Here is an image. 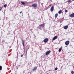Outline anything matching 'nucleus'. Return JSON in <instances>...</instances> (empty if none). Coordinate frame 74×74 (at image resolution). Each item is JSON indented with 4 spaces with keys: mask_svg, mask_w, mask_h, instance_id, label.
Instances as JSON below:
<instances>
[{
    "mask_svg": "<svg viewBox=\"0 0 74 74\" xmlns=\"http://www.w3.org/2000/svg\"><path fill=\"white\" fill-rule=\"evenodd\" d=\"M44 24H42L39 26V29L40 30H42V29H44Z\"/></svg>",
    "mask_w": 74,
    "mask_h": 74,
    "instance_id": "1",
    "label": "nucleus"
},
{
    "mask_svg": "<svg viewBox=\"0 0 74 74\" xmlns=\"http://www.w3.org/2000/svg\"><path fill=\"white\" fill-rule=\"evenodd\" d=\"M49 39L48 38H46L44 39L43 40V42H44L46 43V42H47V41H48Z\"/></svg>",
    "mask_w": 74,
    "mask_h": 74,
    "instance_id": "2",
    "label": "nucleus"
},
{
    "mask_svg": "<svg viewBox=\"0 0 74 74\" xmlns=\"http://www.w3.org/2000/svg\"><path fill=\"white\" fill-rule=\"evenodd\" d=\"M32 6L34 8H35V7H37V5L36 3H34L32 5Z\"/></svg>",
    "mask_w": 74,
    "mask_h": 74,
    "instance_id": "3",
    "label": "nucleus"
},
{
    "mask_svg": "<svg viewBox=\"0 0 74 74\" xmlns=\"http://www.w3.org/2000/svg\"><path fill=\"white\" fill-rule=\"evenodd\" d=\"M69 43H70L69 41L67 40L65 42V45H68L69 44Z\"/></svg>",
    "mask_w": 74,
    "mask_h": 74,
    "instance_id": "4",
    "label": "nucleus"
},
{
    "mask_svg": "<svg viewBox=\"0 0 74 74\" xmlns=\"http://www.w3.org/2000/svg\"><path fill=\"white\" fill-rule=\"evenodd\" d=\"M69 16L71 18H74V13L71 14Z\"/></svg>",
    "mask_w": 74,
    "mask_h": 74,
    "instance_id": "5",
    "label": "nucleus"
},
{
    "mask_svg": "<svg viewBox=\"0 0 74 74\" xmlns=\"http://www.w3.org/2000/svg\"><path fill=\"white\" fill-rule=\"evenodd\" d=\"M68 27H69V24H68V25H66L64 26V29L66 30V29H67L68 28Z\"/></svg>",
    "mask_w": 74,
    "mask_h": 74,
    "instance_id": "6",
    "label": "nucleus"
},
{
    "mask_svg": "<svg viewBox=\"0 0 74 74\" xmlns=\"http://www.w3.org/2000/svg\"><path fill=\"white\" fill-rule=\"evenodd\" d=\"M51 53V51H47L46 52L45 55H49V53Z\"/></svg>",
    "mask_w": 74,
    "mask_h": 74,
    "instance_id": "7",
    "label": "nucleus"
},
{
    "mask_svg": "<svg viewBox=\"0 0 74 74\" xmlns=\"http://www.w3.org/2000/svg\"><path fill=\"white\" fill-rule=\"evenodd\" d=\"M37 67L36 66H35L34 68V69H33V71H34L35 70H37Z\"/></svg>",
    "mask_w": 74,
    "mask_h": 74,
    "instance_id": "8",
    "label": "nucleus"
},
{
    "mask_svg": "<svg viewBox=\"0 0 74 74\" xmlns=\"http://www.w3.org/2000/svg\"><path fill=\"white\" fill-rule=\"evenodd\" d=\"M63 48V47H62V46L58 50V51L59 52H61V51H62V49Z\"/></svg>",
    "mask_w": 74,
    "mask_h": 74,
    "instance_id": "9",
    "label": "nucleus"
},
{
    "mask_svg": "<svg viewBox=\"0 0 74 74\" xmlns=\"http://www.w3.org/2000/svg\"><path fill=\"white\" fill-rule=\"evenodd\" d=\"M58 38V36H54L53 38V40H55L56 39H57Z\"/></svg>",
    "mask_w": 74,
    "mask_h": 74,
    "instance_id": "10",
    "label": "nucleus"
},
{
    "mask_svg": "<svg viewBox=\"0 0 74 74\" xmlns=\"http://www.w3.org/2000/svg\"><path fill=\"white\" fill-rule=\"evenodd\" d=\"M22 44L23 47H24V46H25V44L24 43V40H23V39H22Z\"/></svg>",
    "mask_w": 74,
    "mask_h": 74,
    "instance_id": "11",
    "label": "nucleus"
},
{
    "mask_svg": "<svg viewBox=\"0 0 74 74\" xmlns=\"http://www.w3.org/2000/svg\"><path fill=\"white\" fill-rule=\"evenodd\" d=\"M54 9V8L53 7V6H51V12H52Z\"/></svg>",
    "mask_w": 74,
    "mask_h": 74,
    "instance_id": "12",
    "label": "nucleus"
},
{
    "mask_svg": "<svg viewBox=\"0 0 74 74\" xmlns=\"http://www.w3.org/2000/svg\"><path fill=\"white\" fill-rule=\"evenodd\" d=\"M58 16V13L56 14L55 16V18H57V17Z\"/></svg>",
    "mask_w": 74,
    "mask_h": 74,
    "instance_id": "13",
    "label": "nucleus"
},
{
    "mask_svg": "<svg viewBox=\"0 0 74 74\" xmlns=\"http://www.w3.org/2000/svg\"><path fill=\"white\" fill-rule=\"evenodd\" d=\"M62 13V10H60L59 12H58V14H61Z\"/></svg>",
    "mask_w": 74,
    "mask_h": 74,
    "instance_id": "14",
    "label": "nucleus"
},
{
    "mask_svg": "<svg viewBox=\"0 0 74 74\" xmlns=\"http://www.w3.org/2000/svg\"><path fill=\"white\" fill-rule=\"evenodd\" d=\"M21 4H22L23 5H25V3L24 2H21Z\"/></svg>",
    "mask_w": 74,
    "mask_h": 74,
    "instance_id": "15",
    "label": "nucleus"
},
{
    "mask_svg": "<svg viewBox=\"0 0 74 74\" xmlns=\"http://www.w3.org/2000/svg\"><path fill=\"white\" fill-rule=\"evenodd\" d=\"M2 70V66H0V70Z\"/></svg>",
    "mask_w": 74,
    "mask_h": 74,
    "instance_id": "16",
    "label": "nucleus"
},
{
    "mask_svg": "<svg viewBox=\"0 0 74 74\" xmlns=\"http://www.w3.org/2000/svg\"><path fill=\"white\" fill-rule=\"evenodd\" d=\"M71 73L72 74H73L74 73V72L73 71H71Z\"/></svg>",
    "mask_w": 74,
    "mask_h": 74,
    "instance_id": "17",
    "label": "nucleus"
},
{
    "mask_svg": "<svg viewBox=\"0 0 74 74\" xmlns=\"http://www.w3.org/2000/svg\"><path fill=\"white\" fill-rule=\"evenodd\" d=\"M7 5H6V4H5L4 5V7H5V8L6 7H7Z\"/></svg>",
    "mask_w": 74,
    "mask_h": 74,
    "instance_id": "18",
    "label": "nucleus"
},
{
    "mask_svg": "<svg viewBox=\"0 0 74 74\" xmlns=\"http://www.w3.org/2000/svg\"><path fill=\"white\" fill-rule=\"evenodd\" d=\"M58 70V68H56L54 70L56 71V70Z\"/></svg>",
    "mask_w": 74,
    "mask_h": 74,
    "instance_id": "19",
    "label": "nucleus"
},
{
    "mask_svg": "<svg viewBox=\"0 0 74 74\" xmlns=\"http://www.w3.org/2000/svg\"><path fill=\"white\" fill-rule=\"evenodd\" d=\"M67 2H71V0H69L67 1Z\"/></svg>",
    "mask_w": 74,
    "mask_h": 74,
    "instance_id": "20",
    "label": "nucleus"
},
{
    "mask_svg": "<svg viewBox=\"0 0 74 74\" xmlns=\"http://www.w3.org/2000/svg\"><path fill=\"white\" fill-rule=\"evenodd\" d=\"M2 8H3V7H0V9H1V10H2Z\"/></svg>",
    "mask_w": 74,
    "mask_h": 74,
    "instance_id": "21",
    "label": "nucleus"
},
{
    "mask_svg": "<svg viewBox=\"0 0 74 74\" xmlns=\"http://www.w3.org/2000/svg\"><path fill=\"white\" fill-rule=\"evenodd\" d=\"M23 55L22 54L21 55V57H23Z\"/></svg>",
    "mask_w": 74,
    "mask_h": 74,
    "instance_id": "22",
    "label": "nucleus"
},
{
    "mask_svg": "<svg viewBox=\"0 0 74 74\" xmlns=\"http://www.w3.org/2000/svg\"><path fill=\"white\" fill-rule=\"evenodd\" d=\"M65 12H67V10H65Z\"/></svg>",
    "mask_w": 74,
    "mask_h": 74,
    "instance_id": "23",
    "label": "nucleus"
},
{
    "mask_svg": "<svg viewBox=\"0 0 74 74\" xmlns=\"http://www.w3.org/2000/svg\"><path fill=\"white\" fill-rule=\"evenodd\" d=\"M22 12H20V14H21Z\"/></svg>",
    "mask_w": 74,
    "mask_h": 74,
    "instance_id": "24",
    "label": "nucleus"
},
{
    "mask_svg": "<svg viewBox=\"0 0 74 74\" xmlns=\"http://www.w3.org/2000/svg\"><path fill=\"white\" fill-rule=\"evenodd\" d=\"M51 5H49V7H51Z\"/></svg>",
    "mask_w": 74,
    "mask_h": 74,
    "instance_id": "25",
    "label": "nucleus"
},
{
    "mask_svg": "<svg viewBox=\"0 0 74 74\" xmlns=\"http://www.w3.org/2000/svg\"><path fill=\"white\" fill-rule=\"evenodd\" d=\"M72 1H74V0H71Z\"/></svg>",
    "mask_w": 74,
    "mask_h": 74,
    "instance_id": "26",
    "label": "nucleus"
},
{
    "mask_svg": "<svg viewBox=\"0 0 74 74\" xmlns=\"http://www.w3.org/2000/svg\"><path fill=\"white\" fill-rule=\"evenodd\" d=\"M46 74H48V73H47Z\"/></svg>",
    "mask_w": 74,
    "mask_h": 74,
    "instance_id": "27",
    "label": "nucleus"
},
{
    "mask_svg": "<svg viewBox=\"0 0 74 74\" xmlns=\"http://www.w3.org/2000/svg\"><path fill=\"white\" fill-rule=\"evenodd\" d=\"M0 11H1V9H0Z\"/></svg>",
    "mask_w": 74,
    "mask_h": 74,
    "instance_id": "28",
    "label": "nucleus"
},
{
    "mask_svg": "<svg viewBox=\"0 0 74 74\" xmlns=\"http://www.w3.org/2000/svg\"><path fill=\"white\" fill-rule=\"evenodd\" d=\"M49 71H50V70H49Z\"/></svg>",
    "mask_w": 74,
    "mask_h": 74,
    "instance_id": "29",
    "label": "nucleus"
},
{
    "mask_svg": "<svg viewBox=\"0 0 74 74\" xmlns=\"http://www.w3.org/2000/svg\"><path fill=\"white\" fill-rule=\"evenodd\" d=\"M26 53H27V51H26Z\"/></svg>",
    "mask_w": 74,
    "mask_h": 74,
    "instance_id": "30",
    "label": "nucleus"
},
{
    "mask_svg": "<svg viewBox=\"0 0 74 74\" xmlns=\"http://www.w3.org/2000/svg\"><path fill=\"white\" fill-rule=\"evenodd\" d=\"M50 0L51 1V0Z\"/></svg>",
    "mask_w": 74,
    "mask_h": 74,
    "instance_id": "31",
    "label": "nucleus"
}]
</instances>
